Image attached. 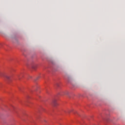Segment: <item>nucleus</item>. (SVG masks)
Segmentation results:
<instances>
[{"mask_svg":"<svg viewBox=\"0 0 125 125\" xmlns=\"http://www.w3.org/2000/svg\"><path fill=\"white\" fill-rule=\"evenodd\" d=\"M0 77H3L4 78H5V79H7V80H9V79H10L9 76L2 72L0 73Z\"/></svg>","mask_w":125,"mask_h":125,"instance_id":"f257e3e1","label":"nucleus"},{"mask_svg":"<svg viewBox=\"0 0 125 125\" xmlns=\"http://www.w3.org/2000/svg\"><path fill=\"white\" fill-rule=\"evenodd\" d=\"M64 113H66V111L64 110Z\"/></svg>","mask_w":125,"mask_h":125,"instance_id":"7ed1b4c3","label":"nucleus"},{"mask_svg":"<svg viewBox=\"0 0 125 125\" xmlns=\"http://www.w3.org/2000/svg\"><path fill=\"white\" fill-rule=\"evenodd\" d=\"M52 104L54 106H56L57 104H56V100H54V101H53V103Z\"/></svg>","mask_w":125,"mask_h":125,"instance_id":"f03ea898","label":"nucleus"}]
</instances>
